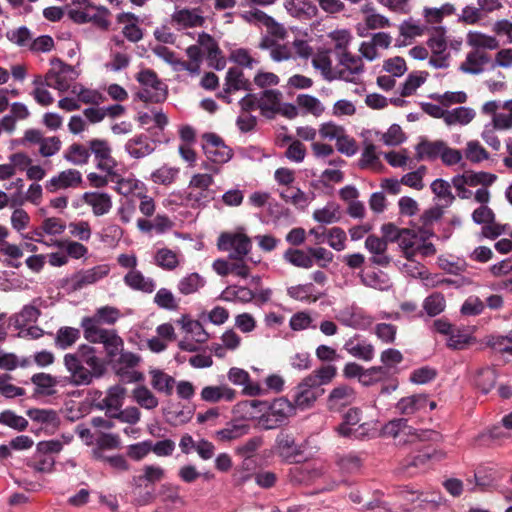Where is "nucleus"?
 Wrapping results in <instances>:
<instances>
[{"mask_svg":"<svg viewBox=\"0 0 512 512\" xmlns=\"http://www.w3.org/2000/svg\"><path fill=\"white\" fill-rule=\"evenodd\" d=\"M359 164L361 168H368L374 171H380L382 169L383 165L376 152V146L374 144L365 143Z\"/></svg>","mask_w":512,"mask_h":512,"instance_id":"603ef678","label":"nucleus"},{"mask_svg":"<svg viewBox=\"0 0 512 512\" xmlns=\"http://www.w3.org/2000/svg\"><path fill=\"white\" fill-rule=\"evenodd\" d=\"M68 355H74L78 360L89 368L97 372L98 376H102L105 371V365L103 360L97 356V350L95 347L89 344H81L77 350L73 353H67Z\"/></svg>","mask_w":512,"mask_h":512,"instance_id":"bb28decb","label":"nucleus"},{"mask_svg":"<svg viewBox=\"0 0 512 512\" xmlns=\"http://www.w3.org/2000/svg\"><path fill=\"white\" fill-rule=\"evenodd\" d=\"M123 281L126 286L135 291L150 294L156 289V282L151 277H146L144 274L137 270H129L124 276Z\"/></svg>","mask_w":512,"mask_h":512,"instance_id":"2f4dec72","label":"nucleus"},{"mask_svg":"<svg viewBox=\"0 0 512 512\" xmlns=\"http://www.w3.org/2000/svg\"><path fill=\"white\" fill-rule=\"evenodd\" d=\"M246 405L259 408L263 412L259 417V424L266 430L275 429L295 415V406L285 397H279L272 402L250 400Z\"/></svg>","mask_w":512,"mask_h":512,"instance_id":"f03ea898","label":"nucleus"},{"mask_svg":"<svg viewBox=\"0 0 512 512\" xmlns=\"http://www.w3.org/2000/svg\"><path fill=\"white\" fill-rule=\"evenodd\" d=\"M197 43L202 50L203 55H206V59L210 67L216 70L224 69L226 65V59L217 43V41L208 33L202 32L198 35Z\"/></svg>","mask_w":512,"mask_h":512,"instance_id":"6ab92c4d","label":"nucleus"},{"mask_svg":"<svg viewBox=\"0 0 512 512\" xmlns=\"http://www.w3.org/2000/svg\"><path fill=\"white\" fill-rule=\"evenodd\" d=\"M203 140L204 143L202 147L210 162L222 165L232 158V149L229 148L218 135L214 133H206L203 135Z\"/></svg>","mask_w":512,"mask_h":512,"instance_id":"dca6fc26","label":"nucleus"},{"mask_svg":"<svg viewBox=\"0 0 512 512\" xmlns=\"http://www.w3.org/2000/svg\"><path fill=\"white\" fill-rule=\"evenodd\" d=\"M337 319L343 325L357 329L365 327L370 322L360 309L354 307L341 310L337 314Z\"/></svg>","mask_w":512,"mask_h":512,"instance_id":"58836bf2","label":"nucleus"},{"mask_svg":"<svg viewBox=\"0 0 512 512\" xmlns=\"http://www.w3.org/2000/svg\"><path fill=\"white\" fill-rule=\"evenodd\" d=\"M249 9H243L238 12V17L242 19L244 22L254 25L257 27H265L267 32L276 38L285 39L287 35L286 29L283 25L279 24L263 12L257 8H253L252 6H247Z\"/></svg>","mask_w":512,"mask_h":512,"instance_id":"6e6552de","label":"nucleus"},{"mask_svg":"<svg viewBox=\"0 0 512 512\" xmlns=\"http://www.w3.org/2000/svg\"><path fill=\"white\" fill-rule=\"evenodd\" d=\"M205 284V280L198 273H190L181 278L177 284L178 291L183 295L197 292Z\"/></svg>","mask_w":512,"mask_h":512,"instance_id":"4d7b16f0","label":"nucleus"},{"mask_svg":"<svg viewBox=\"0 0 512 512\" xmlns=\"http://www.w3.org/2000/svg\"><path fill=\"white\" fill-rule=\"evenodd\" d=\"M149 375L153 389L159 393H164L166 396L172 395L176 384L174 377L157 368L150 369Z\"/></svg>","mask_w":512,"mask_h":512,"instance_id":"c9c22d12","label":"nucleus"},{"mask_svg":"<svg viewBox=\"0 0 512 512\" xmlns=\"http://www.w3.org/2000/svg\"><path fill=\"white\" fill-rule=\"evenodd\" d=\"M68 16L78 24L92 22L99 28L110 26V12L104 6H96L89 0H73L68 8Z\"/></svg>","mask_w":512,"mask_h":512,"instance_id":"7ed1b4c3","label":"nucleus"},{"mask_svg":"<svg viewBox=\"0 0 512 512\" xmlns=\"http://www.w3.org/2000/svg\"><path fill=\"white\" fill-rule=\"evenodd\" d=\"M181 262V254L169 248H160L154 254V263L163 270L173 271Z\"/></svg>","mask_w":512,"mask_h":512,"instance_id":"ea45409f","label":"nucleus"},{"mask_svg":"<svg viewBox=\"0 0 512 512\" xmlns=\"http://www.w3.org/2000/svg\"><path fill=\"white\" fill-rule=\"evenodd\" d=\"M273 451L282 460L292 462L297 456L303 454L304 445L298 442L294 433L281 430L276 436Z\"/></svg>","mask_w":512,"mask_h":512,"instance_id":"9b49d317","label":"nucleus"},{"mask_svg":"<svg viewBox=\"0 0 512 512\" xmlns=\"http://www.w3.org/2000/svg\"><path fill=\"white\" fill-rule=\"evenodd\" d=\"M228 379L235 385L243 386V392L249 396H258L264 394L265 390L259 383L251 382L247 371L241 368L232 367L228 371Z\"/></svg>","mask_w":512,"mask_h":512,"instance_id":"cd10ccee","label":"nucleus"},{"mask_svg":"<svg viewBox=\"0 0 512 512\" xmlns=\"http://www.w3.org/2000/svg\"><path fill=\"white\" fill-rule=\"evenodd\" d=\"M356 400V392L353 387L347 384H340L334 387L328 398L327 407L330 411L340 412Z\"/></svg>","mask_w":512,"mask_h":512,"instance_id":"5701e85b","label":"nucleus"},{"mask_svg":"<svg viewBox=\"0 0 512 512\" xmlns=\"http://www.w3.org/2000/svg\"><path fill=\"white\" fill-rule=\"evenodd\" d=\"M63 158L76 166L86 165L90 159V148L80 143H73L65 150Z\"/></svg>","mask_w":512,"mask_h":512,"instance_id":"49530a36","label":"nucleus"},{"mask_svg":"<svg viewBox=\"0 0 512 512\" xmlns=\"http://www.w3.org/2000/svg\"><path fill=\"white\" fill-rule=\"evenodd\" d=\"M126 395V389L121 385L111 386L105 397L101 400L99 407L106 410V415L109 418L113 417V414L119 411L124 403Z\"/></svg>","mask_w":512,"mask_h":512,"instance_id":"c756f323","label":"nucleus"},{"mask_svg":"<svg viewBox=\"0 0 512 512\" xmlns=\"http://www.w3.org/2000/svg\"><path fill=\"white\" fill-rule=\"evenodd\" d=\"M280 196L284 201L290 202L300 209H305L310 202L309 196L296 187H288L280 193Z\"/></svg>","mask_w":512,"mask_h":512,"instance_id":"e2e57ef3","label":"nucleus"},{"mask_svg":"<svg viewBox=\"0 0 512 512\" xmlns=\"http://www.w3.org/2000/svg\"><path fill=\"white\" fill-rule=\"evenodd\" d=\"M109 271L110 268L106 264L97 265L86 270H80L66 279V284L71 291H78L105 278L109 274Z\"/></svg>","mask_w":512,"mask_h":512,"instance_id":"f3484780","label":"nucleus"},{"mask_svg":"<svg viewBox=\"0 0 512 512\" xmlns=\"http://www.w3.org/2000/svg\"><path fill=\"white\" fill-rule=\"evenodd\" d=\"M81 332L78 328L64 326L60 327L55 336V345L57 348L66 350L72 347L79 339Z\"/></svg>","mask_w":512,"mask_h":512,"instance_id":"de8ad7c7","label":"nucleus"},{"mask_svg":"<svg viewBox=\"0 0 512 512\" xmlns=\"http://www.w3.org/2000/svg\"><path fill=\"white\" fill-rule=\"evenodd\" d=\"M249 86L250 83L245 78L243 71L237 67H231L226 72L224 88L218 94V97L226 103H231L232 100L229 94L240 90H248Z\"/></svg>","mask_w":512,"mask_h":512,"instance_id":"b1692460","label":"nucleus"},{"mask_svg":"<svg viewBox=\"0 0 512 512\" xmlns=\"http://www.w3.org/2000/svg\"><path fill=\"white\" fill-rule=\"evenodd\" d=\"M119 309L112 306H103L96 309L93 316H86L81 319L80 326L83 329V335H88L94 330H106L101 324L113 325L120 318Z\"/></svg>","mask_w":512,"mask_h":512,"instance_id":"ddd939ff","label":"nucleus"},{"mask_svg":"<svg viewBox=\"0 0 512 512\" xmlns=\"http://www.w3.org/2000/svg\"><path fill=\"white\" fill-rule=\"evenodd\" d=\"M39 300L40 299H34L31 304L25 305L22 310L15 315L16 326L22 327L37 321L40 316V310L36 302Z\"/></svg>","mask_w":512,"mask_h":512,"instance_id":"680f3d73","label":"nucleus"},{"mask_svg":"<svg viewBox=\"0 0 512 512\" xmlns=\"http://www.w3.org/2000/svg\"><path fill=\"white\" fill-rule=\"evenodd\" d=\"M113 182H115V190L123 196H134L139 197L143 192H147L146 185L130 176L127 178H121L118 177L116 180L112 179Z\"/></svg>","mask_w":512,"mask_h":512,"instance_id":"f704fd0d","label":"nucleus"},{"mask_svg":"<svg viewBox=\"0 0 512 512\" xmlns=\"http://www.w3.org/2000/svg\"><path fill=\"white\" fill-rule=\"evenodd\" d=\"M337 80L357 83L364 72V63L360 56L348 52L337 54Z\"/></svg>","mask_w":512,"mask_h":512,"instance_id":"f8f14e48","label":"nucleus"},{"mask_svg":"<svg viewBox=\"0 0 512 512\" xmlns=\"http://www.w3.org/2000/svg\"><path fill=\"white\" fill-rule=\"evenodd\" d=\"M312 65L319 70L323 78L327 81L337 80V66H332V61L328 51L317 53L312 59Z\"/></svg>","mask_w":512,"mask_h":512,"instance_id":"79ce46f5","label":"nucleus"},{"mask_svg":"<svg viewBox=\"0 0 512 512\" xmlns=\"http://www.w3.org/2000/svg\"><path fill=\"white\" fill-rule=\"evenodd\" d=\"M337 466L344 474H356L361 470L363 458L360 454L350 452L337 458Z\"/></svg>","mask_w":512,"mask_h":512,"instance_id":"3c124183","label":"nucleus"},{"mask_svg":"<svg viewBox=\"0 0 512 512\" xmlns=\"http://www.w3.org/2000/svg\"><path fill=\"white\" fill-rule=\"evenodd\" d=\"M428 399L425 395L418 394L400 399L396 408L401 414L412 415L422 409H425Z\"/></svg>","mask_w":512,"mask_h":512,"instance_id":"c03bdc74","label":"nucleus"},{"mask_svg":"<svg viewBox=\"0 0 512 512\" xmlns=\"http://www.w3.org/2000/svg\"><path fill=\"white\" fill-rule=\"evenodd\" d=\"M453 13H454V6L449 3L444 4L440 8L425 7L423 9V17L425 19L426 25H431V26L440 25L444 16L451 15Z\"/></svg>","mask_w":512,"mask_h":512,"instance_id":"5fc2aeb1","label":"nucleus"},{"mask_svg":"<svg viewBox=\"0 0 512 512\" xmlns=\"http://www.w3.org/2000/svg\"><path fill=\"white\" fill-rule=\"evenodd\" d=\"M217 246L220 250L229 252V259L242 260L252 248L251 239L242 232L222 233Z\"/></svg>","mask_w":512,"mask_h":512,"instance_id":"1a4fd4ad","label":"nucleus"},{"mask_svg":"<svg viewBox=\"0 0 512 512\" xmlns=\"http://www.w3.org/2000/svg\"><path fill=\"white\" fill-rule=\"evenodd\" d=\"M84 338L93 344H102L107 357L114 360L120 354L124 347L123 339L117 334L116 330H94Z\"/></svg>","mask_w":512,"mask_h":512,"instance_id":"2eb2a0df","label":"nucleus"},{"mask_svg":"<svg viewBox=\"0 0 512 512\" xmlns=\"http://www.w3.org/2000/svg\"><path fill=\"white\" fill-rule=\"evenodd\" d=\"M344 349L353 357L370 361L374 357V347L366 342H355L354 340H348Z\"/></svg>","mask_w":512,"mask_h":512,"instance_id":"864d4df0","label":"nucleus"},{"mask_svg":"<svg viewBox=\"0 0 512 512\" xmlns=\"http://www.w3.org/2000/svg\"><path fill=\"white\" fill-rule=\"evenodd\" d=\"M466 43L472 50L479 52L493 51L500 47V42L495 36L479 31H469Z\"/></svg>","mask_w":512,"mask_h":512,"instance_id":"7c9ffc66","label":"nucleus"},{"mask_svg":"<svg viewBox=\"0 0 512 512\" xmlns=\"http://www.w3.org/2000/svg\"><path fill=\"white\" fill-rule=\"evenodd\" d=\"M422 242L420 237L413 229H402L398 243L409 257L410 253H414L419 248V243Z\"/></svg>","mask_w":512,"mask_h":512,"instance_id":"0e129e2a","label":"nucleus"},{"mask_svg":"<svg viewBox=\"0 0 512 512\" xmlns=\"http://www.w3.org/2000/svg\"><path fill=\"white\" fill-rule=\"evenodd\" d=\"M254 297V291L245 286L237 285L226 287L220 295V298L224 301L241 303H249L254 300Z\"/></svg>","mask_w":512,"mask_h":512,"instance_id":"37998d69","label":"nucleus"},{"mask_svg":"<svg viewBox=\"0 0 512 512\" xmlns=\"http://www.w3.org/2000/svg\"><path fill=\"white\" fill-rule=\"evenodd\" d=\"M460 179L464 181V183L469 187H476L479 185L482 186H490L492 185L495 180L497 179L495 174L488 173V172H466L462 175H457Z\"/></svg>","mask_w":512,"mask_h":512,"instance_id":"6e6d98bb","label":"nucleus"},{"mask_svg":"<svg viewBox=\"0 0 512 512\" xmlns=\"http://www.w3.org/2000/svg\"><path fill=\"white\" fill-rule=\"evenodd\" d=\"M430 26L412 18L403 21L399 26L400 35L404 38L413 39L427 33Z\"/></svg>","mask_w":512,"mask_h":512,"instance_id":"13d9d810","label":"nucleus"},{"mask_svg":"<svg viewBox=\"0 0 512 512\" xmlns=\"http://www.w3.org/2000/svg\"><path fill=\"white\" fill-rule=\"evenodd\" d=\"M64 366L69 373L68 382L73 386H86L92 383L94 378H98L97 372L85 366L74 355L66 354L63 358Z\"/></svg>","mask_w":512,"mask_h":512,"instance_id":"4468645a","label":"nucleus"},{"mask_svg":"<svg viewBox=\"0 0 512 512\" xmlns=\"http://www.w3.org/2000/svg\"><path fill=\"white\" fill-rule=\"evenodd\" d=\"M474 109L465 106H459L454 109H447L444 123L447 126H465L475 118Z\"/></svg>","mask_w":512,"mask_h":512,"instance_id":"a19ab883","label":"nucleus"},{"mask_svg":"<svg viewBox=\"0 0 512 512\" xmlns=\"http://www.w3.org/2000/svg\"><path fill=\"white\" fill-rule=\"evenodd\" d=\"M336 374L337 369L335 366L326 365L316 369L310 375L306 376V378L308 382H311L312 385L319 388L322 385L330 383Z\"/></svg>","mask_w":512,"mask_h":512,"instance_id":"bf43d9fd","label":"nucleus"},{"mask_svg":"<svg viewBox=\"0 0 512 512\" xmlns=\"http://www.w3.org/2000/svg\"><path fill=\"white\" fill-rule=\"evenodd\" d=\"M435 457L442 459L444 453L434 450L433 452H419L409 455L400 462L398 471L409 477L414 476L420 470L424 469L428 462Z\"/></svg>","mask_w":512,"mask_h":512,"instance_id":"aec40b11","label":"nucleus"},{"mask_svg":"<svg viewBox=\"0 0 512 512\" xmlns=\"http://www.w3.org/2000/svg\"><path fill=\"white\" fill-rule=\"evenodd\" d=\"M83 182L82 174L77 169L69 168L59 172L53 176L45 184V188L50 193H55L59 190L75 189L81 186Z\"/></svg>","mask_w":512,"mask_h":512,"instance_id":"412c9836","label":"nucleus"},{"mask_svg":"<svg viewBox=\"0 0 512 512\" xmlns=\"http://www.w3.org/2000/svg\"><path fill=\"white\" fill-rule=\"evenodd\" d=\"M249 431V426L243 423H232L228 424L225 428L216 432V437L220 441L228 442L232 440H236L244 435H246Z\"/></svg>","mask_w":512,"mask_h":512,"instance_id":"052dcab7","label":"nucleus"},{"mask_svg":"<svg viewBox=\"0 0 512 512\" xmlns=\"http://www.w3.org/2000/svg\"><path fill=\"white\" fill-rule=\"evenodd\" d=\"M287 294L291 298L299 301L315 302L318 299V296L315 295V288L312 283L291 286L287 289Z\"/></svg>","mask_w":512,"mask_h":512,"instance_id":"69168bd1","label":"nucleus"},{"mask_svg":"<svg viewBox=\"0 0 512 512\" xmlns=\"http://www.w3.org/2000/svg\"><path fill=\"white\" fill-rule=\"evenodd\" d=\"M87 145L90 148V156L94 157L96 168L114 176L117 161L112 155L111 144L105 139L94 138L89 140Z\"/></svg>","mask_w":512,"mask_h":512,"instance_id":"9d476101","label":"nucleus"},{"mask_svg":"<svg viewBox=\"0 0 512 512\" xmlns=\"http://www.w3.org/2000/svg\"><path fill=\"white\" fill-rule=\"evenodd\" d=\"M440 500L441 497L435 493L429 494L402 488L396 493L395 499L393 501L384 502L376 500L369 502L365 505V510L378 509L376 512H391V507H394L409 511L410 506H412L413 509H423L427 508L428 506L434 507L440 502Z\"/></svg>","mask_w":512,"mask_h":512,"instance_id":"f257e3e1","label":"nucleus"},{"mask_svg":"<svg viewBox=\"0 0 512 512\" xmlns=\"http://www.w3.org/2000/svg\"><path fill=\"white\" fill-rule=\"evenodd\" d=\"M445 142L442 140H421L415 147L416 159L433 161L440 158Z\"/></svg>","mask_w":512,"mask_h":512,"instance_id":"4c0bfd02","label":"nucleus"},{"mask_svg":"<svg viewBox=\"0 0 512 512\" xmlns=\"http://www.w3.org/2000/svg\"><path fill=\"white\" fill-rule=\"evenodd\" d=\"M71 93L77 96L79 103L99 105L104 102L105 97L96 89L84 87L82 84H74Z\"/></svg>","mask_w":512,"mask_h":512,"instance_id":"09e8293b","label":"nucleus"},{"mask_svg":"<svg viewBox=\"0 0 512 512\" xmlns=\"http://www.w3.org/2000/svg\"><path fill=\"white\" fill-rule=\"evenodd\" d=\"M205 23L201 8H177L172 13L170 24L177 31L200 28Z\"/></svg>","mask_w":512,"mask_h":512,"instance_id":"a211bd4d","label":"nucleus"},{"mask_svg":"<svg viewBox=\"0 0 512 512\" xmlns=\"http://www.w3.org/2000/svg\"><path fill=\"white\" fill-rule=\"evenodd\" d=\"M132 398L140 407L146 410H154L159 405L158 398L144 385L133 389Z\"/></svg>","mask_w":512,"mask_h":512,"instance_id":"8fccbe9b","label":"nucleus"},{"mask_svg":"<svg viewBox=\"0 0 512 512\" xmlns=\"http://www.w3.org/2000/svg\"><path fill=\"white\" fill-rule=\"evenodd\" d=\"M285 259L292 265L300 268L309 269L314 265V260L309 252L306 253L298 249H289L284 254Z\"/></svg>","mask_w":512,"mask_h":512,"instance_id":"774afa93","label":"nucleus"},{"mask_svg":"<svg viewBox=\"0 0 512 512\" xmlns=\"http://www.w3.org/2000/svg\"><path fill=\"white\" fill-rule=\"evenodd\" d=\"M492 56L488 52L470 50L465 59L459 65V71L467 75H480L485 72L487 66H491Z\"/></svg>","mask_w":512,"mask_h":512,"instance_id":"4be33fe9","label":"nucleus"},{"mask_svg":"<svg viewBox=\"0 0 512 512\" xmlns=\"http://www.w3.org/2000/svg\"><path fill=\"white\" fill-rule=\"evenodd\" d=\"M124 149L131 158L141 159L154 152L155 142L146 135H138L129 139Z\"/></svg>","mask_w":512,"mask_h":512,"instance_id":"c85d7f7f","label":"nucleus"},{"mask_svg":"<svg viewBox=\"0 0 512 512\" xmlns=\"http://www.w3.org/2000/svg\"><path fill=\"white\" fill-rule=\"evenodd\" d=\"M141 88L136 93L137 98L143 102L159 103L167 97V86L151 69L141 70L136 75Z\"/></svg>","mask_w":512,"mask_h":512,"instance_id":"0eeeda50","label":"nucleus"},{"mask_svg":"<svg viewBox=\"0 0 512 512\" xmlns=\"http://www.w3.org/2000/svg\"><path fill=\"white\" fill-rule=\"evenodd\" d=\"M361 282L370 288L386 291L392 287L391 280L383 271H368L360 276Z\"/></svg>","mask_w":512,"mask_h":512,"instance_id":"a18cd8bd","label":"nucleus"},{"mask_svg":"<svg viewBox=\"0 0 512 512\" xmlns=\"http://www.w3.org/2000/svg\"><path fill=\"white\" fill-rule=\"evenodd\" d=\"M365 248L371 254V263L386 267L391 262V257L387 254L388 243L376 235H369L365 240Z\"/></svg>","mask_w":512,"mask_h":512,"instance_id":"393cba45","label":"nucleus"},{"mask_svg":"<svg viewBox=\"0 0 512 512\" xmlns=\"http://www.w3.org/2000/svg\"><path fill=\"white\" fill-rule=\"evenodd\" d=\"M259 110L264 117L273 118L279 111L282 93L279 90L267 89L259 95Z\"/></svg>","mask_w":512,"mask_h":512,"instance_id":"473e14b6","label":"nucleus"},{"mask_svg":"<svg viewBox=\"0 0 512 512\" xmlns=\"http://www.w3.org/2000/svg\"><path fill=\"white\" fill-rule=\"evenodd\" d=\"M384 436L392 437L394 439L399 438V442H415L435 440L438 434L432 430H421L417 431L413 427L408 425V421L403 418L393 419L386 423L382 428Z\"/></svg>","mask_w":512,"mask_h":512,"instance_id":"423d86ee","label":"nucleus"},{"mask_svg":"<svg viewBox=\"0 0 512 512\" xmlns=\"http://www.w3.org/2000/svg\"><path fill=\"white\" fill-rule=\"evenodd\" d=\"M236 397V391L227 385L206 386L201 391L202 400L210 403H216L221 400L233 401Z\"/></svg>","mask_w":512,"mask_h":512,"instance_id":"e433bc0d","label":"nucleus"},{"mask_svg":"<svg viewBox=\"0 0 512 512\" xmlns=\"http://www.w3.org/2000/svg\"><path fill=\"white\" fill-rule=\"evenodd\" d=\"M446 28L442 25L430 26L427 35V45L431 50L429 64L437 69L448 68L451 55L447 51L448 43Z\"/></svg>","mask_w":512,"mask_h":512,"instance_id":"39448f33","label":"nucleus"},{"mask_svg":"<svg viewBox=\"0 0 512 512\" xmlns=\"http://www.w3.org/2000/svg\"><path fill=\"white\" fill-rule=\"evenodd\" d=\"M317 389L318 388L312 385L311 382H308V379L305 377L296 388L293 403L295 410L297 408L301 410L311 408L319 397Z\"/></svg>","mask_w":512,"mask_h":512,"instance_id":"a878e982","label":"nucleus"},{"mask_svg":"<svg viewBox=\"0 0 512 512\" xmlns=\"http://www.w3.org/2000/svg\"><path fill=\"white\" fill-rule=\"evenodd\" d=\"M77 78V73L74 68L65 64L60 59L51 60V68L44 77L38 75L34 78V85H46L61 93L72 89V83Z\"/></svg>","mask_w":512,"mask_h":512,"instance_id":"20e7f679","label":"nucleus"},{"mask_svg":"<svg viewBox=\"0 0 512 512\" xmlns=\"http://www.w3.org/2000/svg\"><path fill=\"white\" fill-rule=\"evenodd\" d=\"M82 199L85 204L92 208L95 216L105 215L112 208V199L107 193L85 192Z\"/></svg>","mask_w":512,"mask_h":512,"instance_id":"72a5a7b5","label":"nucleus"},{"mask_svg":"<svg viewBox=\"0 0 512 512\" xmlns=\"http://www.w3.org/2000/svg\"><path fill=\"white\" fill-rule=\"evenodd\" d=\"M31 381L36 386V392L43 395H52L57 384L56 379L46 373L34 374Z\"/></svg>","mask_w":512,"mask_h":512,"instance_id":"338daca9","label":"nucleus"}]
</instances>
